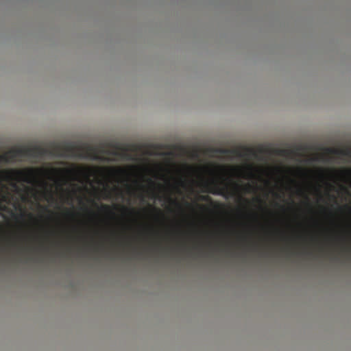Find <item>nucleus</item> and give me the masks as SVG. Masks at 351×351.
<instances>
[{
	"mask_svg": "<svg viewBox=\"0 0 351 351\" xmlns=\"http://www.w3.org/2000/svg\"><path fill=\"white\" fill-rule=\"evenodd\" d=\"M112 170H113V171H115V169H112ZM116 171H119V172H120V171H122V170H121V169H117V170H116Z\"/></svg>",
	"mask_w": 351,
	"mask_h": 351,
	"instance_id": "obj_18",
	"label": "nucleus"
},
{
	"mask_svg": "<svg viewBox=\"0 0 351 351\" xmlns=\"http://www.w3.org/2000/svg\"><path fill=\"white\" fill-rule=\"evenodd\" d=\"M199 199L202 201H210L211 198L208 195H201Z\"/></svg>",
	"mask_w": 351,
	"mask_h": 351,
	"instance_id": "obj_7",
	"label": "nucleus"
},
{
	"mask_svg": "<svg viewBox=\"0 0 351 351\" xmlns=\"http://www.w3.org/2000/svg\"><path fill=\"white\" fill-rule=\"evenodd\" d=\"M46 155L65 157L68 156H76L80 158L99 160L100 158L97 149L92 146L75 147L71 145H65L62 147L56 145L52 149L35 146L33 147H20L11 149L3 154L0 155V162H11L18 158L29 156L40 158Z\"/></svg>",
	"mask_w": 351,
	"mask_h": 351,
	"instance_id": "obj_2",
	"label": "nucleus"
},
{
	"mask_svg": "<svg viewBox=\"0 0 351 351\" xmlns=\"http://www.w3.org/2000/svg\"><path fill=\"white\" fill-rule=\"evenodd\" d=\"M248 170H249V176H250V177H253L254 176V173L252 172V166H249L248 167Z\"/></svg>",
	"mask_w": 351,
	"mask_h": 351,
	"instance_id": "obj_9",
	"label": "nucleus"
},
{
	"mask_svg": "<svg viewBox=\"0 0 351 351\" xmlns=\"http://www.w3.org/2000/svg\"><path fill=\"white\" fill-rule=\"evenodd\" d=\"M232 170H237V168L236 169V168L234 167V168H232Z\"/></svg>",
	"mask_w": 351,
	"mask_h": 351,
	"instance_id": "obj_22",
	"label": "nucleus"
},
{
	"mask_svg": "<svg viewBox=\"0 0 351 351\" xmlns=\"http://www.w3.org/2000/svg\"><path fill=\"white\" fill-rule=\"evenodd\" d=\"M219 168H220L221 169H224V168H225V167H220Z\"/></svg>",
	"mask_w": 351,
	"mask_h": 351,
	"instance_id": "obj_21",
	"label": "nucleus"
},
{
	"mask_svg": "<svg viewBox=\"0 0 351 351\" xmlns=\"http://www.w3.org/2000/svg\"><path fill=\"white\" fill-rule=\"evenodd\" d=\"M81 174H87V169L82 167H75L72 168H49L42 167H27L25 169H10L0 170V212H8L13 217L16 215L4 203L10 202L9 193L7 192V187L3 181L9 182L17 193H21L22 189L19 187L17 183L19 182L27 184H34L37 182L39 177L51 175L53 176L71 177Z\"/></svg>",
	"mask_w": 351,
	"mask_h": 351,
	"instance_id": "obj_1",
	"label": "nucleus"
},
{
	"mask_svg": "<svg viewBox=\"0 0 351 351\" xmlns=\"http://www.w3.org/2000/svg\"><path fill=\"white\" fill-rule=\"evenodd\" d=\"M25 189L26 191H32V190H33L32 189H31V188H29V187H27V186H25Z\"/></svg>",
	"mask_w": 351,
	"mask_h": 351,
	"instance_id": "obj_13",
	"label": "nucleus"
},
{
	"mask_svg": "<svg viewBox=\"0 0 351 351\" xmlns=\"http://www.w3.org/2000/svg\"><path fill=\"white\" fill-rule=\"evenodd\" d=\"M121 209L124 211H127V212H130V213H135V210L134 208H129L128 207H125V206H121Z\"/></svg>",
	"mask_w": 351,
	"mask_h": 351,
	"instance_id": "obj_5",
	"label": "nucleus"
},
{
	"mask_svg": "<svg viewBox=\"0 0 351 351\" xmlns=\"http://www.w3.org/2000/svg\"><path fill=\"white\" fill-rule=\"evenodd\" d=\"M346 207L348 208L349 210H351L350 207H348V206H346Z\"/></svg>",
	"mask_w": 351,
	"mask_h": 351,
	"instance_id": "obj_23",
	"label": "nucleus"
},
{
	"mask_svg": "<svg viewBox=\"0 0 351 351\" xmlns=\"http://www.w3.org/2000/svg\"><path fill=\"white\" fill-rule=\"evenodd\" d=\"M252 186L250 184H246L243 189L246 191H250L252 189Z\"/></svg>",
	"mask_w": 351,
	"mask_h": 351,
	"instance_id": "obj_8",
	"label": "nucleus"
},
{
	"mask_svg": "<svg viewBox=\"0 0 351 351\" xmlns=\"http://www.w3.org/2000/svg\"><path fill=\"white\" fill-rule=\"evenodd\" d=\"M239 199H242V200H244L245 202H247V203L249 202L248 199H243V198L242 197V196H241V195H240V196H239Z\"/></svg>",
	"mask_w": 351,
	"mask_h": 351,
	"instance_id": "obj_12",
	"label": "nucleus"
},
{
	"mask_svg": "<svg viewBox=\"0 0 351 351\" xmlns=\"http://www.w3.org/2000/svg\"><path fill=\"white\" fill-rule=\"evenodd\" d=\"M41 184L44 186H46L47 185V182H44V181H42L41 182Z\"/></svg>",
	"mask_w": 351,
	"mask_h": 351,
	"instance_id": "obj_17",
	"label": "nucleus"
},
{
	"mask_svg": "<svg viewBox=\"0 0 351 351\" xmlns=\"http://www.w3.org/2000/svg\"><path fill=\"white\" fill-rule=\"evenodd\" d=\"M99 209L108 214H114L112 210V208L110 206L107 204H101Z\"/></svg>",
	"mask_w": 351,
	"mask_h": 351,
	"instance_id": "obj_4",
	"label": "nucleus"
},
{
	"mask_svg": "<svg viewBox=\"0 0 351 351\" xmlns=\"http://www.w3.org/2000/svg\"><path fill=\"white\" fill-rule=\"evenodd\" d=\"M148 181L152 186L156 185V183L154 181H152L151 179H149Z\"/></svg>",
	"mask_w": 351,
	"mask_h": 351,
	"instance_id": "obj_11",
	"label": "nucleus"
},
{
	"mask_svg": "<svg viewBox=\"0 0 351 351\" xmlns=\"http://www.w3.org/2000/svg\"><path fill=\"white\" fill-rule=\"evenodd\" d=\"M24 216H25V213H22L21 214V217H24Z\"/></svg>",
	"mask_w": 351,
	"mask_h": 351,
	"instance_id": "obj_19",
	"label": "nucleus"
},
{
	"mask_svg": "<svg viewBox=\"0 0 351 351\" xmlns=\"http://www.w3.org/2000/svg\"><path fill=\"white\" fill-rule=\"evenodd\" d=\"M204 186L206 188L205 191L210 193L213 195H221L226 198L234 195V193L230 191L226 184L221 186L220 184L215 180L204 182Z\"/></svg>",
	"mask_w": 351,
	"mask_h": 351,
	"instance_id": "obj_3",
	"label": "nucleus"
},
{
	"mask_svg": "<svg viewBox=\"0 0 351 351\" xmlns=\"http://www.w3.org/2000/svg\"><path fill=\"white\" fill-rule=\"evenodd\" d=\"M92 202L94 204V206L98 207V204L96 202H95L94 201H92Z\"/></svg>",
	"mask_w": 351,
	"mask_h": 351,
	"instance_id": "obj_16",
	"label": "nucleus"
},
{
	"mask_svg": "<svg viewBox=\"0 0 351 351\" xmlns=\"http://www.w3.org/2000/svg\"><path fill=\"white\" fill-rule=\"evenodd\" d=\"M341 173L344 176H350L351 175V169H343L341 171Z\"/></svg>",
	"mask_w": 351,
	"mask_h": 351,
	"instance_id": "obj_6",
	"label": "nucleus"
},
{
	"mask_svg": "<svg viewBox=\"0 0 351 351\" xmlns=\"http://www.w3.org/2000/svg\"><path fill=\"white\" fill-rule=\"evenodd\" d=\"M173 202H175V203L176 204V205H178V206H180V205L178 204V203H177L176 201H173Z\"/></svg>",
	"mask_w": 351,
	"mask_h": 351,
	"instance_id": "obj_20",
	"label": "nucleus"
},
{
	"mask_svg": "<svg viewBox=\"0 0 351 351\" xmlns=\"http://www.w3.org/2000/svg\"><path fill=\"white\" fill-rule=\"evenodd\" d=\"M154 210H156L158 213H159L160 214H161V210H159V209H157V208H153Z\"/></svg>",
	"mask_w": 351,
	"mask_h": 351,
	"instance_id": "obj_15",
	"label": "nucleus"
},
{
	"mask_svg": "<svg viewBox=\"0 0 351 351\" xmlns=\"http://www.w3.org/2000/svg\"><path fill=\"white\" fill-rule=\"evenodd\" d=\"M29 216L30 217H33V216H32V214H29Z\"/></svg>",
	"mask_w": 351,
	"mask_h": 351,
	"instance_id": "obj_24",
	"label": "nucleus"
},
{
	"mask_svg": "<svg viewBox=\"0 0 351 351\" xmlns=\"http://www.w3.org/2000/svg\"><path fill=\"white\" fill-rule=\"evenodd\" d=\"M256 201H257V202H260V203H262V202H263L262 199H260V198H258V197H257V198H256Z\"/></svg>",
	"mask_w": 351,
	"mask_h": 351,
	"instance_id": "obj_14",
	"label": "nucleus"
},
{
	"mask_svg": "<svg viewBox=\"0 0 351 351\" xmlns=\"http://www.w3.org/2000/svg\"><path fill=\"white\" fill-rule=\"evenodd\" d=\"M232 185H233L234 188L236 190H237V189H240V188H241V186H240L238 183H237V182H232Z\"/></svg>",
	"mask_w": 351,
	"mask_h": 351,
	"instance_id": "obj_10",
	"label": "nucleus"
}]
</instances>
